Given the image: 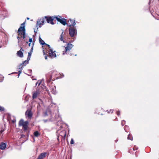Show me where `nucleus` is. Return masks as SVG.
<instances>
[{"mask_svg":"<svg viewBox=\"0 0 159 159\" xmlns=\"http://www.w3.org/2000/svg\"><path fill=\"white\" fill-rule=\"evenodd\" d=\"M45 23H46V21L43 17L42 18L38 19L37 21L36 25L37 29H38L39 27H41L42 25L45 24Z\"/></svg>","mask_w":159,"mask_h":159,"instance_id":"20e7f679","label":"nucleus"},{"mask_svg":"<svg viewBox=\"0 0 159 159\" xmlns=\"http://www.w3.org/2000/svg\"><path fill=\"white\" fill-rule=\"evenodd\" d=\"M47 154V153L46 152L42 153L39 156L37 159H43Z\"/></svg>","mask_w":159,"mask_h":159,"instance_id":"9b49d317","label":"nucleus"},{"mask_svg":"<svg viewBox=\"0 0 159 159\" xmlns=\"http://www.w3.org/2000/svg\"><path fill=\"white\" fill-rule=\"evenodd\" d=\"M40 93V91L39 90H37L35 92H33V94L32 98L33 99H34L36 98L38 95H39Z\"/></svg>","mask_w":159,"mask_h":159,"instance_id":"f8f14e48","label":"nucleus"},{"mask_svg":"<svg viewBox=\"0 0 159 159\" xmlns=\"http://www.w3.org/2000/svg\"><path fill=\"white\" fill-rule=\"evenodd\" d=\"M20 50L21 51H22H22H23H23H24V50L22 48H21L20 49Z\"/></svg>","mask_w":159,"mask_h":159,"instance_id":"f704fd0d","label":"nucleus"},{"mask_svg":"<svg viewBox=\"0 0 159 159\" xmlns=\"http://www.w3.org/2000/svg\"><path fill=\"white\" fill-rule=\"evenodd\" d=\"M52 73L49 72L48 74V79L47 80V81L49 83L50 82L51 80H52Z\"/></svg>","mask_w":159,"mask_h":159,"instance_id":"4468645a","label":"nucleus"},{"mask_svg":"<svg viewBox=\"0 0 159 159\" xmlns=\"http://www.w3.org/2000/svg\"><path fill=\"white\" fill-rule=\"evenodd\" d=\"M48 51V56L52 58L56 57V51H53V50L51 48L49 49Z\"/></svg>","mask_w":159,"mask_h":159,"instance_id":"6e6552de","label":"nucleus"},{"mask_svg":"<svg viewBox=\"0 0 159 159\" xmlns=\"http://www.w3.org/2000/svg\"><path fill=\"white\" fill-rule=\"evenodd\" d=\"M22 71L19 70L18 71V77L19 76L20 74L21 73Z\"/></svg>","mask_w":159,"mask_h":159,"instance_id":"473e14b6","label":"nucleus"},{"mask_svg":"<svg viewBox=\"0 0 159 159\" xmlns=\"http://www.w3.org/2000/svg\"><path fill=\"white\" fill-rule=\"evenodd\" d=\"M23 66H22V64H21L19 66V70L22 71V69H23Z\"/></svg>","mask_w":159,"mask_h":159,"instance_id":"5701e85b","label":"nucleus"},{"mask_svg":"<svg viewBox=\"0 0 159 159\" xmlns=\"http://www.w3.org/2000/svg\"><path fill=\"white\" fill-rule=\"evenodd\" d=\"M138 149V148L135 146H134L133 148V150L134 151H135Z\"/></svg>","mask_w":159,"mask_h":159,"instance_id":"c756f323","label":"nucleus"},{"mask_svg":"<svg viewBox=\"0 0 159 159\" xmlns=\"http://www.w3.org/2000/svg\"><path fill=\"white\" fill-rule=\"evenodd\" d=\"M39 42L40 43L43 45L42 46V47H43V46H47V47H48V48L49 49H50L51 48H50V45L48 44H46V43H45L44 42V40H39Z\"/></svg>","mask_w":159,"mask_h":159,"instance_id":"ddd939ff","label":"nucleus"},{"mask_svg":"<svg viewBox=\"0 0 159 159\" xmlns=\"http://www.w3.org/2000/svg\"><path fill=\"white\" fill-rule=\"evenodd\" d=\"M39 40H42V39H41V37H40V36H39Z\"/></svg>","mask_w":159,"mask_h":159,"instance_id":"c9c22d12","label":"nucleus"},{"mask_svg":"<svg viewBox=\"0 0 159 159\" xmlns=\"http://www.w3.org/2000/svg\"><path fill=\"white\" fill-rule=\"evenodd\" d=\"M61 134L63 133V137L65 139V138L66 136V132L65 131H62L61 133Z\"/></svg>","mask_w":159,"mask_h":159,"instance_id":"4be33fe9","label":"nucleus"},{"mask_svg":"<svg viewBox=\"0 0 159 159\" xmlns=\"http://www.w3.org/2000/svg\"><path fill=\"white\" fill-rule=\"evenodd\" d=\"M43 54L44 55H45L44 56V57H45V59H47V58H48V56H47V54H45V52H44V50H43Z\"/></svg>","mask_w":159,"mask_h":159,"instance_id":"b1692460","label":"nucleus"},{"mask_svg":"<svg viewBox=\"0 0 159 159\" xmlns=\"http://www.w3.org/2000/svg\"><path fill=\"white\" fill-rule=\"evenodd\" d=\"M40 135V134L38 131H36L34 133V135L36 137H38Z\"/></svg>","mask_w":159,"mask_h":159,"instance_id":"6ab92c4d","label":"nucleus"},{"mask_svg":"<svg viewBox=\"0 0 159 159\" xmlns=\"http://www.w3.org/2000/svg\"><path fill=\"white\" fill-rule=\"evenodd\" d=\"M17 55L20 57H23V54L21 50H19L17 52Z\"/></svg>","mask_w":159,"mask_h":159,"instance_id":"dca6fc26","label":"nucleus"},{"mask_svg":"<svg viewBox=\"0 0 159 159\" xmlns=\"http://www.w3.org/2000/svg\"><path fill=\"white\" fill-rule=\"evenodd\" d=\"M127 138L128 139H129L130 140H132L133 139V137L132 135L130 134H129Z\"/></svg>","mask_w":159,"mask_h":159,"instance_id":"412c9836","label":"nucleus"},{"mask_svg":"<svg viewBox=\"0 0 159 159\" xmlns=\"http://www.w3.org/2000/svg\"><path fill=\"white\" fill-rule=\"evenodd\" d=\"M56 16H45L43 17L45 21L48 23H50L51 25H54V23L53 21L56 19Z\"/></svg>","mask_w":159,"mask_h":159,"instance_id":"7ed1b4c3","label":"nucleus"},{"mask_svg":"<svg viewBox=\"0 0 159 159\" xmlns=\"http://www.w3.org/2000/svg\"><path fill=\"white\" fill-rule=\"evenodd\" d=\"M29 125V122L27 121H24L22 119L20 120L19 122V126H22L23 127V131L22 132V134H21V138H23L26 135L29 136L30 131L28 130Z\"/></svg>","mask_w":159,"mask_h":159,"instance_id":"f03ea898","label":"nucleus"},{"mask_svg":"<svg viewBox=\"0 0 159 159\" xmlns=\"http://www.w3.org/2000/svg\"><path fill=\"white\" fill-rule=\"evenodd\" d=\"M131 150H129V152L130 153H131V152H130V151H131Z\"/></svg>","mask_w":159,"mask_h":159,"instance_id":"4c0bfd02","label":"nucleus"},{"mask_svg":"<svg viewBox=\"0 0 159 159\" xmlns=\"http://www.w3.org/2000/svg\"><path fill=\"white\" fill-rule=\"evenodd\" d=\"M40 84V83H39V85Z\"/></svg>","mask_w":159,"mask_h":159,"instance_id":"ea45409f","label":"nucleus"},{"mask_svg":"<svg viewBox=\"0 0 159 159\" xmlns=\"http://www.w3.org/2000/svg\"><path fill=\"white\" fill-rule=\"evenodd\" d=\"M31 53H32L31 52H28V57H27V60L28 61L30 60V57H31Z\"/></svg>","mask_w":159,"mask_h":159,"instance_id":"aec40b11","label":"nucleus"},{"mask_svg":"<svg viewBox=\"0 0 159 159\" xmlns=\"http://www.w3.org/2000/svg\"><path fill=\"white\" fill-rule=\"evenodd\" d=\"M29 42H30L32 43L31 44V48L30 50V52L31 53L32 52L33 50V46L34 44V40H29Z\"/></svg>","mask_w":159,"mask_h":159,"instance_id":"f3484780","label":"nucleus"},{"mask_svg":"<svg viewBox=\"0 0 159 159\" xmlns=\"http://www.w3.org/2000/svg\"><path fill=\"white\" fill-rule=\"evenodd\" d=\"M69 34L71 37H73L77 34V30L75 27L72 26L69 29Z\"/></svg>","mask_w":159,"mask_h":159,"instance_id":"0eeeda50","label":"nucleus"},{"mask_svg":"<svg viewBox=\"0 0 159 159\" xmlns=\"http://www.w3.org/2000/svg\"><path fill=\"white\" fill-rule=\"evenodd\" d=\"M38 82H37V83H36V85H37V84H38Z\"/></svg>","mask_w":159,"mask_h":159,"instance_id":"37998d69","label":"nucleus"},{"mask_svg":"<svg viewBox=\"0 0 159 159\" xmlns=\"http://www.w3.org/2000/svg\"><path fill=\"white\" fill-rule=\"evenodd\" d=\"M66 25L70 27L74 26L76 25V22L74 20L70 19L67 23Z\"/></svg>","mask_w":159,"mask_h":159,"instance_id":"1a4fd4ad","label":"nucleus"},{"mask_svg":"<svg viewBox=\"0 0 159 159\" xmlns=\"http://www.w3.org/2000/svg\"><path fill=\"white\" fill-rule=\"evenodd\" d=\"M6 147V143L3 142L1 143L0 145V149L2 150L5 149Z\"/></svg>","mask_w":159,"mask_h":159,"instance_id":"2eb2a0df","label":"nucleus"},{"mask_svg":"<svg viewBox=\"0 0 159 159\" xmlns=\"http://www.w3.org/2000/svg\"><path fill=\"white\" fill-rule=\"evenodd\" d=\"M116 114L118 116H119L120 115V112L119 111H116Z\"/></svg>","mask_w":159,"mask_h":159,"instance_id":"7c9ffc66","label":"nucleus"},{"mask_svg":"<svg viewBox=\"0 0 159 159\" xmlns=\"http://www.w3.org/2000/svg\"><path fill=\"white\" fill-rule=\"evenodd\" d=\"M14 120H13V121H12V122H13V123H14Z\"/></svg>","mask_w":159,"mask_h":159,"instance_id":"79ce46f5","label":"nucleus"},{"mask_svg":"<svg viewBox=\"0 0 159 159\" xmlns=\"http://www.w3.org/2000/svg\"><path fill=\"white\" fill-rule=\"evenodd\" d=\"M54 89H52V91H53V92H54Z\"/></svg>","mask_w":159,"mask_h":159,"instance_id":"e433bc0d","label":"nucleus"},{"mask_svg":"<svg viewBox=\"0 0 159 159\" xmlns=\"http://www.w3.org/2000/svg\"><path fill=\"white\" fill-rule=\"evenodd\" d=\"M25 116L26 117L31 119L33 116V113L30 109L27 110L25 112Z\"/></svg>","mask_w":159,"mask_h":159,"instance_id":"9d476101","label":"nucleus"},{"mask_svg":"<svg viewBox=\"0 0 159 159\" xmlns=\"http://www.w3.org/2000/svg\"><path fill=\"white\" fill-rule=\"evenodd\" d=\"M56 19L64 25H65L67 24L66 19L62 18V17L61 16H56Z\"/></svg>","mask_w":159,"mask_h":159,"instance_id":"39448f33","label":"nucleus"},{"mask_svg":"<svg viewBox=\"0 0 159 159\" xmlns=\"http://www.w3.org/2000/svg\"><path fill=\"white\" fill-rule=\"evenodd\" d=\"M64 47L65 48V49L64 51H63V55L66 54L67 52H69L70 50L73 47V45L71 44L70 43H68L66 46Z\"/></svg>","mask_w":159,"mask_h":159,"instance_id":"423d86ee","label":"nucleus"},{"mask_svg":"<svg viewBox=\"0 0 159 159\" xmlns=\"http://www.w3.org/2000/svg\"><path fill=\"white\" fill-rule=\"evenodd\" d=\"M70 143L71 144H72L74 143V141L72 139L71 140Z\"/></svg>","mask_w":159,"mask_h":159,"instance_id":"c85d7f7f","label":"nucleus"},{"mask_svg":"<svg viewBox=\"0 0 159 159\" xmlns=\"http://www.w3.org/2000/svg\"><path fill=\"white\" fill-rule=\"evenodd\" d=\"M4 77H1L0 78V82H1L3 81L4 80Z\"/></svg>","mask_w":159,"mask_h":159,"instance_id":"cd10ccee","label":"nucleus"},{"mask_svg":"<svg viewBox=\"0 0 159 159\" xmlns=\"http://www.w3.org/2000/svg\"><path fill=\"white\" fill-rule=\"evenodd\" d=\"M4 110V108L3 107L0 106V111H3Z\"/></svg>","mask_w":159,"mask_h":159,"instance_id":"393cba45","label":"nucleus"},{"mask_svg":"<svg viewBox=\"0 0 159 159\" xmlns=\"http://www.w3.org/2000/svg\"><path fill=\"white\" fill-rule=\"evenodd\" d=\"M63 41V42L64 43L65 42L64 41V40H62Z\"/></svg>","mask_w":159,"mask_h":159,"instance_id":"a19ab883","label":"nucleus"},{"mask_svg":"<svg viewBox=\"0 0 159 159\" xmlns=\"http://www.w3.org/2000/svg\"><path fill=\"white\" fill-rule=\"evenodd\" d=\"M29 42L30 43H28L29 42H27L26 43H28V45L29 47H30V46L31 47L32 43L30 42Z\"/></svg>","mask_w":159,"mask_h":159,"instance_id":"2f4dec72","label":"nucleus"},{"mask_svg":"<svg viewBox=\"0 0 159 159\" xmlns=\"http://www.w3.org/2000/svg\"><path fill=\"white\" fill-rule=\"evenodd\" d=\"M4 130H1L0 131V134L2 133L3 132Z\"/></svg>","mask_w":159,"mask_h":159,"instance_id":"72a5a7b5","label":"nucleus"},{"mask_svg":"<svg viewBox=\"0 0 159 159\" xmlns=\"http://www.w3.org/2000/svg\"><path fill=\"white\" fill-rule=\"evenodd\" d=\"M25 22L21 24V26L19 28L18 30V35L17 36V39L19 40H32L31 38L27 35L25 34Z\"/></svg>","mask_w":159,"mask_h":159,"instance_id":"f257e3e1","label":"nucleus"},{"mask_svg":"<svg viewBox=\"0 0 159 159\" xmlns=\"http://www.w3.org/2000/svg\"><path fill=\"white\" fill-rule=\"evenodd\" d=\"M107 111L108 113H112L113 112V110H110L109 111L107 110Z\"/></svg>","mask_w":159,"mask_h":159,"instance_id":"a878e982","label":"nucleus"},{"mask_svg":"<svg viewBox=\"0 0 159 159\" xmlns=\"http://www.w3.org/2000/svg\"><path fill=\"white\" fill-rule=\"evenodd\" d=\"M63 34V32H62L61 34L60 35V39L61 40H63V35H62Z\"/></svg>","mask_w":159,"mask_h":159,"instance_id":"bb28decb","label":"nucleus"},{"mask_svg":"<svg viewBox=\"0 0 159 159\" xmlns=\"http://www.w3.org/2000/svg\"><path fill=\"white\" fill-rule=\"evenodd\" d=\"M29 19H30V18H28V17L27 18V19L29 20Z\"/></svg>","mask_w":159,"mask_h":159,"instance_id":"58836bf2","label":"nucleus"},{"mask_svg":"<svg viewBox=\"0 0 159 159\" xmlns=\"http://www.w3.org/2000/svg\"><path fill=\"white\" fill-rule=\"evenodd\" d=\"M29 61H28L27 59L26 60L24 61L23 62V63L21 64L22 66H25L26 65V64H28Z\"/></svg>","mask_w":159,"mask_h":159,"instance_id":"a211bd4d","label":"nucleus"}]
</instances>
